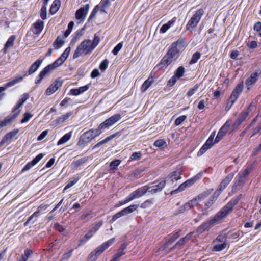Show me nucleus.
<instances>
[{"label":"nucleus","mask_w":261,"mask_h":261,"mask_svg":"<svg viewBox=\"0 0 261 261\" xmlns=\"http://www.w3.org/2000/svg\"><path fill=\"white\" fill-rule=\"evenodd\" d=\"M242 195L240 194L238 196L233 198L227 203L215 216L210 220L203 223L196 230V232L199 234L202 233L205 231L208 230L215 224L218 223L221 219L225 218L229 214L232 212L233 207L240 200Z\"/></svg>","instance_id":"1"},{"label":"nucleus","mask_w":261,"mask_h":261,"mask_svg":"<svg viewBox=\"0 0 261 261\" xmlns=\"http://www.w3.org/2000/svg\"><path fill=\"white\" fill-rule=\"evenodd\" d=\"M185 45V39H179L173 43L169 49L167 53L161 60L159 66L162 68H166L172 62L176 60L179 57L180 51Z\"/></svg>","instance_id":"2"},{"label":"nucleus","mask_w":261,"mask_h":261,"mask_svg":"<svg viewBox=\"0 0 261 261\" xmlns=\"http://www.w3.org/2000/svg\"><path fill=\"white\" fill-rule=\"evenodd\" d=\"M94 48L91 45V40L86 39L82 41L77 47L73 56V59H76L80 56L90 54Z\"/></svg>","instance_id":"3"},{"label":"nucleus","mask_w":261,"mask_h":261,"mask_svg":"<svg viewBox=\"0 0 261 261\" xmlns=\"http://www.w3.org/2000/svg\"><path fill=\"white\" fill-rule=\"evenodd\" d=\"M115 240V239L114 238H112L97 247L90 253V257L91 259L92 260H95L98 256L103 252L109 246L112 245L114 242Z\"/></svg>","instance_id":"4"},{"label":"nucleus","mask_w":261,"mask_h":261,"mask_svg":"<svg viewBox=\"0 0 261 261\" xmlns=\"http://www.w3.org/2000/svg\"><path fill=\"white\" fill-rule=\"evenodd\" d=\"M255 106L252 103H250L248 108L242 111L239 115L238 118L235 121L232 125L233 129L237 128L242 122L246 119L249 114L254 109Z\"/></svg>","instance_id":"5"},{"label":"nucleus","mask_w":261,"mask_h":261,"mask_svg":"<svg viewBox=\"0 0 261 261\" xmlns=\"http://www.w3.org/2000/svg\"><path fill=\"white\" fill-rule=\"evenodd\" d=\"M204 11L202 9H198L192 16L186 25L187 30L196 28L202 16L203 15Z\"/></svg>","instance_id":"6"},{"label":"nucleus","mask_w":261,"mask_h":261,"mask_svg":"<svg viewBox=\"0 0 261 261\" xmlns=\"http://www.w3.org/2000/svg\"><path fill=\"white\" fill-rule=\"evenodd\" d=\"M147 193V189H145L144 186L138 188L136 191L130 193L124 201V203L128 202L133 199L139 198Z\"/></svg>","instance_id":"7"},{"label":"nucleus","mask_w":261,"mask_h":261,"mask_svg":"<svg viewBox=\"0 0 261 261\" xmlns=\"http://www.w3.org/2000/svg\"><path fill=\"white\" fill-rule=\"evenodd\" d=\"M59 66L56 64V62L55 61L53 63L48 65L46 67H45L39 73L38 75L39 79L35 81L36 84L39 83L41 81L44 77V76L49 73L50 71H52L56 68H57Z\"/></svg>","instance_id":"8"},{"label":"nucleus","mask_w":261,"mask_h":261,"mask_svg":"<svg viewBox=\"0 0 261 261\" xmlns=\"http://www.w3.org/2000/svg\"><path fill=\"white\" fill-rule=\"evenodd\" d=\"M243 89V82H242L241 83L238 84L235 89L232 91L230 97L229 98V102H231V105L229 108V109L230 108V107L233 105L234 102L236 101V100L238 99V98L240 94L241 93Z\"/></svg>","instance_id":"9"},{"label":"nucleus","mask_w":261,"mask_h":261,"mask_svg":"<svg viewBox=\"0 0 261 261\" xmlns=\"http://www.w3.org/2000/svg\"><path fill=\"white\" fill-rule=\"evenodd\" d=\"M94 139L92 134L88 130L83 133L80 137L77 145L80 147H83L88 143H89Z\"/></svg>","instance_id":"10"},{"label":"nucleus","mask_w":261,"mask_h":261,"mask_svg":"<svg viewBox=\"0 0 261 261\" xmlns=\"http://www.w3.org/2000/svg\"><path fill=\"white\" fill-rule=\"evenodd\" d=\"M215 136V133L213 132L208 139L206 140L205 144L202 146L199 152H198V155H201L206 152L208 149L211 148L212 146L215 144L213 141L214 138Z\"/></svg>","instance_id":"11"},{"label":"nucleus","mask_w":261,"mask_h":261,"mask_svg":"<svg viewBox=\"0 0 261 261\" xmlns=\"http://www.w3.org/2000/svg\"><path fill=\"white\" fill-rule=\"evenodd\" d=\"M62 81L60 78L57 79L46 90L45 93L47 95H50V94L55 92L59 88H60L62 85Z\"/></svg>","instance_id":"12"},{"label":"nucleus","mask_w":261,"mask_h":261,"mask_svg":"<svg viewBox=\"0 0 261 261\" xmlns=\"http://www.w3.org/2000/svg\"><path fill=\"white\" fill-rule=\"evenodd\" d=\"M121 118V115L119 114H117L106 119L104 122L101 123V124L105 129H108L110 127L120 120Z\"/></svg>","instance_id":"13"},{"label":"nucleus","mask_w":261,"mask_h":261,"mask_svg":"<svg viewBox=\"0 0 261 261\" xmlns=\"http://www.w3.org/2000/svg\"><path fill=\"white\" fill-rule=\"evenodd\" d=\"M234 176L233 173L229 174L220 183L219 185V188L217 190V191L214 193V194H216L217 192L218 191V193L217 194V196L219 195V194L223 191L227 185L229 184V182L231 181Z\"/></svg>","instance_id":"14"},{"label":"nucleus","mask_w":261,"mask_h":261,"mask_svg":"<svg viewBox=\"0 0 261 261\" xmlns=\"http://www.w3.org/2000/svg\"><path fill=\"white\" fill-rule=\"evenodd\" d=\"M196 177L187 180V181L181 184L177 189L172 191L171 192V194L173 195L178 192H180L184 191L186 188L189 187L191 186H192L196 181Z\"/></svg>","instance_id":"15"},{"label":"nucleus","mask_w":261,"mask_h":261,"mask_svg":"<svg viewBox=\"0 0 261 261\" xmlns=\"http://www.w3.org/2000/svg\"><path fill=\"white\" fill-rule=\"evenodd\" d=\"M89 9V5L86 4L84 7H81L78 9L75 13V18L76 19L84 20Z\"/></svg>","instance_id":"16"},{"label":"nucleus","mask_w":261,"mask_h":261,"mask_svg":"<svg viewBox=\"0 0 261 261\" xmlns=\"http://www.w3.org/2000/svg\"><path fill=\"white\" fill-rule=\"evenodd\" d=\"M180 179V174L179 172L174 171L166 178V182L168 184L172 185L174 181H177Z\"/></svg>","instance_id":"17"},{"label":"nucleus","mask_w":261,"mask_h":261,"mask_svg":"<svg viewBox=\"0 0 261 261\" xmlns=\"http://www.w3.org/2000/svg\"><path fill=\"white\" fill-rule=\"evenodd\" d=\"M22 80H23L22 76H17V77H16L15 79L13 80L12 81L7 83L6 84L4 85V86L0 87V93L1 92H2L3 91H5L8 88L15 85L16 84L21 81Z\"/></svg>","instance_id":"18"},{"label":"nucleus","mask_w":261,"mask_h":261,"mask_svg":"<svg viewBox=\"0 0 261 261\" xmlns=\"http://www.w3.org/2000/svg\"><path fill=\"white\" fill-rule=\"evenodd\" d=\"M70 50L71 48L70 47L66 48L61 56L55 61L56 64H57L59 66L61 65L68 57V55L70 52Z\"/></svg>","instance_id":"19"},{"label":"nucleus","mask_w":261,"mask_h":261,"mask_svg":"<svg viewBox=\"0 0 261 261\" xmlns=\"http://www.w3.org/2000/svg\"><path fill=\"white\" fill-rule=\"evenodd\" d=\"M193 232H191L187 234L185 237L180 239L174 246H173L171 249L170 251L173 250L176 247L183 245L186 242L188 241L191 238Z\"/></svg>","instance_id":"20"},{"label":"nucleus","mask_w":261,"mask_h":261,"mask_svg":"<svg viewBox=\"0 0 261 261\" xmlns=\"http://www.w3.org/2000/svg\"><path fill=\"white\" fill-rule=\"evenodd\" d=\"M20 113V111H18L16 113H14L12 116H8L5 119L0 121V127H4L10 123L13 119L16 118Z\"/></svg>","instance_id":"21"},{"label":"nucleus","mask_w":261,"mask_h":261,"mask_svg":"<svg viewBox=\"0 0 261 261\" xmlns=\"http://www.w3.org/2000/svg\"><path fill=\"white\" fill-rule=\"evenodd\" d=\"M119 134L118 132H117L115 134H113L111 135H110V136H108L107 137H106L105 139H103V140L99 142L98 143H97L96 144H95L93 147V149H94V148H98V147H100L102 145L105 144V143H108L109 141H110V140H111L112 139H113L114 138H115V137H116L118 134Z\"/></svg>","instance_id":"22"},{"label":"nucleus","mask_w":261,"mask_h":261,"mask_svg":"<svg viewBox=\"0 0 261 261\" xmlns=\"http://www.w3.org/2000/svg\"><path fill=\"white\" fill-rule=\"evenodd\" d=\"M43 60L38 59L36 60L30 67L28 71V74L31 75L37 70L40 65L41 64Z\"/></svg>","instance_id":"23"},{"label":"nucleus","mask_w":261,"mask_h":261,"mask_svg":"<svg viewBox=\"0 0 261 261\" xmlns=\"http://www.w3.org/2000/svg\"><path fill=\"white\" fill-rule=\"evenodd\" d=\"M88 160V157H84L76 161H74L71 163V166L72 169H77L84 163L86 162Z\"/></svg>","instance_id":"24"},{"label":"nucleus","mask_w":261,"mask_h":261,"mask_svg":"<svg viewBox=\"0 0 261 261\" xmlns=\"http://www.w3.org/2000/svg\"><path fill=\"white\" fill-rule=\"evenodd\" d=\"M44 208V209H46V205H44V206H39L38 208H37V211H36L35 212H34L31 216H30L28 220H27V221L24 223V225L25 226H27L28 225V224L29 223V222L31 221V220L34 218V217H35V218H37L38 216H39V213L41 211V210Z\"/></svg>","instance_id":"25"},{"label":"nucleus","mask_w":261,"mask_h":261,"mask_svg":"<svg viewBox=\"0 0 261 261\" xmlns=\"http://www.w3.org/2000/svg\"><path fill=\"white\" fill-rule=\"evenodd\" d=\"M43 21L38 20L34 24V30L33 33L35 34H39L43 30L44 27Z\"/></svg>","instance_id":"26"},{"label":"nucleus","mask_w":261,"mask_h":261,"mask_svg":"<svg viewBox=\"0 0 261 261\" xmlns=\"http://www.w3.org/2000/svg\"><path fill=\"white\" fill-rule=\"evenodd\" d=\"M258 77L257 72L252 73L250 76L246 80V85L247 86H251L255 83Z\"/></svg>","instance_id":"27"},{"label":"nucleus","mask_w":261,"mask_h":261,"mask_svg":"<svg viewBox=\"0 0 261 261\" xmlns=\"http://www.w3.org/2000/svg\"><path fill=\"white\" fill-rule=\"evenodd\" d=\"M105 130V129L101 123L99 124L97 128L89 129L90 133L92 134L94 139L99 136Z\"/></svg>","instance_id":"28"},{"label":"nucleus","mask_w":261,"mask_h":261,"mask_svg":"<svg viewBox=\"0 0 261 261\" xmlns=\"http://www.w3.org/2000/svg\"><path fill=\"white\" fill-rule=\"evenodd\" d=\"M153 82L154 81L153 77H149L148 79H147L141 87V92H145L147 90V89L151 86V85L153 83Z\"/></svg>","instance_id":"29"},{"label":"nucleus","mask_w":261,"mask_h":261,"mask_svg":"<svg viewBox=\"0 0 261 261\" xmlns=\"http://www.w3.org/2000/svg\"><path fill=\"white\" fill-rule=\"evenodd\" d=\"M244 184V180L238 175L235 178V182L232 187V190H237L242 187Z\"/></svg>","instance_id":"30"},{"label":"nucleus","mask_w":261,"mask_h":261,"mask_svg":"<svg viewBox=\"0 0 261 261\" xmlns=\"http://www.w3.org/2000/svg\"><path fill=\"white\" fill-rule=\"evenodd\" d=\"M60 5L61 2L60 0H54L50 8V13L51 14L56 13L59 9Z\"/></svg>","instance_id":"31"},{"label":"nucleus","mask_w":261,"mask_h":261,"mask_svg":"<svg viewBox=\"0 0 261 261\" xmlns=\"http://www.w3.org/2000/svg\"><path fill=\"white\" fill-rule=\"evenodd\" d=\"M19 132L18 129H15L11 132H10L7 133L4 137V138L6 141V142H8L10 141L12 139H13Z\"/></svg>","instance_id":"32"},{"label":"nucleus","mask_w":261,"mask_h":261,"mask_svg":"<svg viewBox=\"0 0 261 261\" xmlns=\"http://www.w3.org/2000/svg\"><path fill=\"white\" fill-rule=\"evenodd\" d=\"M72 112H68L65 115H63L60 117H59L55 120L56 123L57 124H60L63 123L65 120L68 119L69 117L71 115Z\"/></svg>","instance_id":"33"},{"label":"nucleus","mask_w":261,"mask_h":261,"mask_svg":"<svg viewBox=\"0 0 261 261\" xmlns=\"http://www.w3.org/2000/svg\"><path fill=\"white\" fill-rule=\"evenodd\" d=\"M72 132H70L64 135L57 142L58 145L63 144L69 140L71 137Z\"/></svg>","instance_id":"34"},{"label":"nucleus","mask_w":261,"mask_h":261,"mask_svg":"<svg viewBox=\"0 0 261 261\" xmlns=\"http://www.w3.org/2000/svg\"><path fill=\"white\" fill-rule=\"evenodd\" d=\"M179 232L180 231L175 232L173 233L172 235L170 237L168 240L165 243L164 245L168 246L172 244L174 241H175L179 237Z\"/></svg>","instance_id":"35"},{"label":"nucleus","mask_w":261,"mask_h":261,"mask_svg":"<svg viewBox=\"0 0 261 261\" xmlns=\"http://www.w3.org/2000/svg\"><path fill=\"white\" fill-rule=\"evenodd\" d=\"M157 182H154V185L153 186L159 192L161 191L164 188L166 185V181L165 180L162 179L158 184Z\"/></svg>","instance_id":"36"},{"label":"nucleus","mask_w":261,"mask_h":261,"mask_svg":"<svg viewBox=\"0 0 261 261\" xmlns=\"http://www.w3.org/2000/svg\"><path fill=\"white\" fill-rule=\"evenodd\" d=\"M16 39V37L14 35H12L7 40L4 48V52H6L7 49L13 45L14 40Z\"/></svg>","instance_id":"37"},{"label":"nucleus","mask_w":261,"mask_h":261,"mask_svg":"<svg viewBox=\"0 0 261 261\" xmlns=\"http://www.w3.org/2000/svg\"><path fill=\"white\" fill-rule=\"evenodd\" d=\"M94 233L91 230H89L87 234H86L83 239L80 240V245L84 244L86 241L90 239L93 235Z\"/></svg>","instance_id":"38"},{"label":"nucleus","mask_w":261,"mask_h":261,"mask_svg":"<svg viewBox=\"0 0 261 261\" xmlns=\"http://www.w3.org/2000/svg\"><path fill=\"white\" fill-rule=\"evenodd\" d=\"M64 43V41L62 40L60 37L58 36L55 41L54 42V46L57 48L59 49L63 45Z\"/></svg>","instance_id":"39"},{"label":"nucleus","mask_w":261,"mask_h":261,"mask_svg":"<svg viewBox=\"0 0 261 261\" xmlns=\"http://www.w3.org/2000/svg\"><path fill=\"white\" fill-rule=\"evenodd\" d=\"M227 244L225 241L221 244H216L214 246L213 250L215 251H220L226 247Z\"/></svg>","instance_id":"40"},{"label":"nucleus","mask_w":261,"mask_h":261,"mask_svg":"<svg viewBox=\"0 0 261 261\" xmlns=\"http://www.w3.org/2000/svg\"><path fill=\"white\" fill-rule=\"evenodd\" d=\"M185 73V68L183 66L179 67L175 71L174 75L178 79L180 78L184 75Z\"/></svg>","instance_id":"41"},{"label":"nucleus","mask_w":261,"mask_h":261,"mask_svg":"<svg viewBox=\"0 0 261 261\" xmlns=\"http://www.w3.org/2000/svg\"><path fill=\"white\" fill-rule=\"evenodd\" d=\"M138 207V205L134 204L129 206L127 207L124 208L123 210L124 212L125 215L128 214H130L133 212L135 210H136Z\"/></svg>","instance_id":"42"},{"label":"nucleus","mask_w":261,"mask_h":261,"mask_svg":"<svg viewBox=\"0 0 261 261\" xmlns=\"http://www.w3.org/2000/svg\"><path fill=\"white\" fill-rule=\"evenodd\" d=\"M200 56L201 54L199 52L197 51L195 53L192 55V58L189 62V64L191 65L196 63L198 60L200 58Z\"/></svg>","instance_id":"43"},{"label":"nucleus","mask_w":261,"mask_h":261,"mask_svg":"<svg viewBox=\"0 0 261 261\" xmlns=\"http://www.w3.org/2000/svg\"><path fill=\"white\" fill-rule=\"evenodd\" d=\"M29 95L28 93H24L22 95V97L19 99L18 101L17 105H18V107H20L22 105L27 101V100L29 98Z\"/></svg>","instance_id":"44"},{"label":"nucleus","mask_w":261,"mask_h":261,"mask_svg":"<svg viewBox=\"0 0 261 261\" xmlns=\"http://www.w3.org/2000/svg\"><path fill=\"white\" fill-rule=\"evenodd\" d=\"M102 224V221H99L95 223L90 230L93 232V233H95L100 228Z\"/></svg>","instance_id":"45"},{"label":"nucleus","mask_w":261,"mask_h":261,"mask_svg":"<svg viewBox=\"0 0 261 261\" xmlns=\"http://www.w3.org/2000/svg\"><path fill=\"white\" fill-rule=\"evenodd\" d=\"M126 247V245L124 243L122 244L116 254L119 256L120 257L125 254V253L124 252V250L125 249Z\"/></svg>","instance_id":"46"},{"label":"nucleus","mask_w":261,"mask_h":261,"mask_svg":"<svg viewBox=\"0 0 261 261\" xmlns=\"http://www.w3.org/2000/svg\"><path fill=\"white\" fill-rule=\"evenodd\" d=\"M153 199H147L141 204V207L142 208H145L152 205L153 203Z\"/></svg>","instance_id":"47"},{"label":"nucleus","mask_w":261,"mask_h":261,"mask_svg":"<svg viewBox=\"0 0 261 261\" xmlns=\"http://www.w3.org/2000/svg\"><path fill=\"white\" fill-rule=\"evenodd\" d=\"M23 118L20 121L21 123L28 122L33 117V115L29 112H26L23 114Z\"/></svg>","instance_id":"48"},{"label":"nucleus","mask_w":261,"mask_h":261,"mask_svg":"<svg viewBox=\"0 0 261 261\" xmlns=\"http://www.w3.org/2000/svg\"><path fill=\"white\" fill-rule=\"evenodd\" d=\"M211 191H204L195 198L197 199V201H200L206 198L211 193Z\"/></svg>","instance_id":"49"},{"label":"nucleus","mask_w":261,"mask_h":261,"mask_svg":"<svg viewBox=\"0 0 261 261\" xmlns=\"http://www.w3.org/2000/svg\"><path fill=\"white\" fill-rule=\"evenodd\" d=\"M100 41V38L98 36L94 35V37L92 41L91 40V45L94 49L98 44Z\"/></svg>","instance_id":"50"},{"label":"nucleus","mask_w":261,"mask_h":261,"mask_svg":"<svg viewBox=\"0 0 261 261\" xmlns=\"http://www.w3.org/2000/svg\"><path fill=\"white\" fill-rule=\"evenodd\" d=\"M186 118L187 117L185 115H182L178 117L175 121V125L176 126L180 125L182 123V122L186 120Z\"/></svg>","instance_id":"51"},{"label":"nucleus","mask_w":261,"mask_h":261,"mask_svg":"<svg viewBox=\"0 0 261 261\" xmlns=\"http://www.w3.org/2000/svg\"><path fill=\"white\" fill-rule=\"evenodd\" d=\"M99 8V6L98 5H96L95 8L93 9L88 21H90L91 19H92L93 18H94L98 12V10Z\"/></svg>","instance_id":"52"},{"label":"nucleus","mask_w":261,"mask_h":261,"mask_svg":"<svg viewBox=\"0 0 261 261\" xmlns=\"http://www.w3.org/2000/svg\"><path fill=\"white\" fill-rule=\"evenodd\" d=\"M40 17L43 20L46 19L47 18L46 7L45 6H43L41 9Z\"/></svg>","instance_id":"53"},{"label":"nucleus","mask_w":261,"mask_h":261,"mask_svg":"<svg viewBox=\"0 0 261 261\" xmlns=\"http://www.w3.org/2000/svg\"><path fill=\"white\" fill-rule=\"evenodd\" d=\"M198 87L199 85L198 84H196L194 86L193 88L190 89L187 92V96L189 97H191V96H192L195 93V92L197 90Z\"/></svg>","instance_id":"54"},{"label":"nucleus","mask_w":261,"mask_h":261,"mask_svg":"<svg viewBox=\"0 0 261 261\" xmlns=\"http://www.w3.org/2000/svg\"><path fill=\"white\" fill-rule=\"evenodd\" d=\"M144 187L145 189H147V192L150 193L151 194H154L158 192L153 186H144Z\"/></svg>","instance_id":"55"},{"label":"nucleus","mask_w":261,"mask_h":261,"mask_svg":"<svg viewBox=\"0 0 261 261\" xmlns=\"http://www.w3.org/2000/svg\"><path fill=\"white\" fill-rule=\"evenodd\" d=\"M166 144V142L163 139H160L155 141L153 145L157 147H162Z\"/></svg>","instance_id":"56"},{"label":"nucleus","mask_w":261,"mask_h":261,"mask_svg":"<svg viewBox=\"0 0 261 261\" xmlns=\"http://www.w3.org/2000/svg\"><path fill=\"white\" fill-rule=\"evenodd\" d=\"M122 43H118L113 49L112 53L113 55H117L119 51V50L122 48Z\"/></svg>","instance_id":"57"},{"label":"nucleus","mask_w":261,"mask_h":261,"mask_svg":"<svg viewBox=\"0 0 261 261\" xmlns=\"http://www.w3.org/2000/svg\"><path fill=\"white\" fill-rule=\"evenodd\" d=\"M108 63L109 61L107 59L104 60L99 65L100 69L102 71L105 70L108 67Z\"/></svg>","instance_id":"58"},{"label":"nucleus","mask_w":261,"mask_h":261,"mask_svg":"<svg viewBox=\"0 0 261 261\" xmlns=\"http://www.w3.org/2000/svg\"><path fill=\"white\" fill-rule=\"evenodd\" d=\"M141 156L142 154L140 152H135L132 154L130 159L132 160H137L140 159Z\"/></svg>","instance_id":"59"},{"label":"nucleus","mask_w":261,"mask_h":261,"mask_svg":"<svg viewBox=\"0 0 261 261\" xmlns=\"http://www.w3.org/2000/svg\"><path fill=\"white\" fill-rule=\"evenodd\" d=\"M178 79L176 76L173 75L169 80L168 81L167 86L169 87H171L173 86L176 82L177 80Z\"/></svg>","instance_id":"60"},{"label":"nucleus","mask_w":261,"mask_h":261,"mask_svg":"<svg viewBox=\"0 0 261 261\" xmlns=\"http://www.w3.org/2000/svg\"><path fill=\"white\" fill-rule=\"evenodd\" d=\"M34 165H35L34 164H33L32 161L29 162L22 168L21 172H25V171L29 170Z\"/></svg>","instance_id":"61"},{"label":"nucleus","mask_w":261,"mask_h":261,"mask_svg":"<svg viewBox=\"0 0 261 261\" xmlns=\"http://www.w3.org/2000/svg\"><path fill=\"white\" fill-rule=\"evenodd\" d=\"M44 154L43 153H40L38 155H37L32 161L34 165H36L37 163H38L44 156Z\"/></svg>","instance_id":"62"},{"label":"nucleus","mask_w":261,"mask_h":261,"mask_svg":"<svg viewBox=\"0 0 261 261\" xmlns=\"http://www.w3.org/2000/svg\"><path fill=\"white\" fill-rule=\"evenodd\" d=\"M120 163V161L119 160H115L110 163V167L111 169H115L119 166Z\"/></svg>","instance_id":"63"},{"label":"nucleus","mask_w":261,"mask_h":261,"mask_svg":"<svg viewBox=\"0 0 261 261\" xmlns=\"http://www.w3.org/2000/svg\"><path fill=\"white\" fill-rule=\"evenodd\" d=\"M77 181H78V179L75 178L74 180L69 181L65 187L64 190L65 191V190L70 188V187L73 186L75 183H76L77 182Z\"/></svg>","instance_id":"64"}]
</instances>
